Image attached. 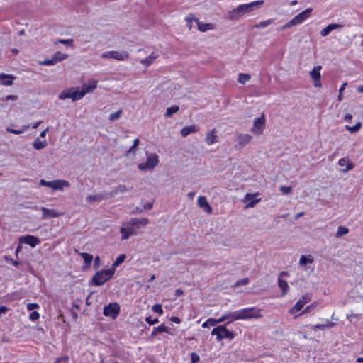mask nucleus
Here are the masks:
<instances>
[{
  "label": "nucleus",
  "mask_w": 363,
  "mask_h": 363,
  "mask_svg": "<svg viewBox=\"0 0 363 363\" xmlns=\"http://www.w3.org/2000/svg\"><path fill=\"white\" fill-rule=\"evenodd\" d=\"M149 219L146 218H133L125 223L126 225L131 226L132 228L135 227L136 228H140V226H146L149 223Z\"/></svg>",
  "instance_id": "13"
},
{
  "label": "nucleus",
  "mask_w": 363,
  "mask_h": 363,
  "mask_svg": "<svg viewBox=\"0 0 363 363\" xmlns=\"http://www.w3.org/2000/svg\"><path fill=\"white\" fill-rule=\"evenodd\" d=\"M262 3V1H256L250 4L239 5L235 9L228 12V18L230 20H236L245 13L253 11Z\"/></svg>",
  "instance_id": "1"
},
{
  "label": "nucleus",
  "mask_w": 363,
  "mask_h": 363,
  "mask_svg": "<svg viewBox=\"0 0 363 363\" xmlns=\"http://www.w3.org/2000/svg\"><path fill=\"white\" fill-rule=\"evenodd\" d=\"M130 189L125 186L120 184L108 193V199L115 197L118 194L128 191Z\"/></svg>",
  "instance_id": "21"
},
{
  "label": "nucleus",
  "mask_w": 363,
  "mask_h": 363,
  "mask_svg": "<svg viewBox=\"0 0 363 363\" xmlns=\"http://www.w3.org/2000/svg\"><path fill=\"white\" fill-rule=\"evenodd\" d=\"M120 312V306L116 302L111 303L104 308V315L115 319Z\"/></svg>",
  "instance_id": "8"
},
{
  "label": "nucleus",
  "mask_w": 363,
  "mask_h": 363,
  "mask_svg": "<svg viewBox=\"0 0 363 363\" xmlns=\"http://www.w3.org/2000/svg\"><path fill=\"white\" fill-rule=\"evenodd\" d=\"M20 242L27 244L32 247H35L40 242V239L34 235H28L20 238Z\"/></svg>",
  "instance_id": "17"
},
{
  "label": "nucleus",
  "mask_w": 363,
  "mask_h": 363,
  "mask_svg": "<svg viewBox=\"0 0 363 363\" xmlns=\"http://www.w3.org/2000/svg\"><path fill=\"white\" fill-rule=\"evenodd\" d=\"M145 321L148 323L150 325H154L159 322L158 318L151 319V317H147L145 318Z\"/></svg>",
  "instance_id": "59"
},
{
  "label": "nucleus",
  "mask_w": 363,
  "mask_h": 363,
  "mask_svg": "<svg viewBox=\"0 0 363 363\" xmlns=\"http://www.w3.org/2000/svg\"><path fill=\"white\" fill-rule=\"evenodd\" d=\"M126 258L125 255L122 254L117 257L116 261L113 262L112 267L111 269H113L115 270L116 267L122 264Z\"/></svg>",
  "instance_id": "37"
},
{
  "label": "nucleus",
  "mask_w": 363,
  "mask_h": 363,
  "mask_svg": "<svg viewBox=\"0 0 363 363\" xmlns=\"http://www.w3.org/2000/svg\"><path fill=\"white\" fill-rule=\"evenodd\" d=\"M252 139V136L249 134H240L237 137V143L235 145L234 148L236 150H241L246 145L249 144Z\"/></svg>",
  "instance_id": "11"
},
{
  "label": "nucleus",
  "mask_w": 363,
  "mask_h": 363,
  "mask_svg": "<svg viewBox=\"0 0 363 363\" xmlns=\"http://www.w3.org/2000/svg\"><path fill=\"white\" fill-rule=\"evenodd\" d=\"M40 210L43 213V215H42L43 219L57 218L64 214V213H59L55 209H49L46 207H41Z\"/></svg>",
  "instance_id": "16"
},
{
  "label": "nucleus",
  "mask_w": 363,
  "mask_h": 363,
  "mask_svg": "<svg viewBox=\"0 0 363 363\" xmlns=\"http://www.w3.org/2000/svg\"><path fill=\"white\" fill-rule=\"evenodd\" d=\"M362 127V123L357 122L354 126L346 125L345 128L351 133L358 132Z\"/></svg>",
  "instance_id": "39"
},
{
  "label": "nucleus",
  "mask_w": 363,
  "mask_h": 363,
  "mask_svg": "<svg viewBox=\"0 0 363 363\" xmlns=\"http://www.w3.org/2000/svg\"><path fill=\"white\" fill-rule=\"evenodd\" d=\"M218 136L215 134L214 130L208 132L205 138V141L208 145H212L217 142Z\"/></svg>",
  "instance_id": "27"
},
{
  "label": "nucleus",
  "mask_w": 363,
  "mask_h": 363,
  "mask_svg": "<svg viewBox=\"0 0 363 363\" xmlns=\"http://www.w3.org/2000/svg\"><path fill=\"white\" fill-rule=\"evenodd\" d=\"M291 190L292 188L290 186H281L280 187V191L282 192L283 194H289V193H291Z\"/></svg>",
  "instance_id": "53"
},
{
  "label": "nucleus",
  "mask_w": 363,
  "mask_h": 363,
  "mask_svg": "<svg viewBox=\"0 0 363 363\" xmlns=\"http://www.w3.org/2000/svg\"><path fill=\"white\" fill-rule=\"evenodd\" d=\"M179 110V107L178 106H172L167 108V111L165 113L166 117H171L174 113H177Z\"/></svg>",
  "instance_id": "40"
},
{
  "label": "nucleus",
  "mask_w": 363,
  "mask_h": 363,
  "mask_svg": "<svg viewBox=\"0 0 363 363\" xmlns=\"http://www.w3.org/2000/svg\"><path fill=\"white\" fill-rule=\"evenodd\" d=\"M199 359H200L199 356L196 353L192 352L191 354V363H198Z\"/></svg>",
  "instance_id": "56"
},
{
  "label": "nucleus",
  "mask_w": 363,
  "mask_h": 363,
  "mask_svg": "<svg viewBox=\"0 0 363 363\" xmlns=\"http://www.w3.org/2000/svg\"><path fill=\"white\" fill-rule=\"evenodd\" d=\"M39 184L43 186L52 188V181L48 182L45 181V179H40L39 182Z\"/></svg>",
  "instance_id": "55"
},
{
  "label": "nucleus",
  "mask_w": 363,
  "mask_h": 363,
  "mask_svg": "<svg viewBox=\"0 0 363 363\" xmlns=\"http://www.w3.org/2000/svg\"><path fill=\"white\" fill-rule=\"evenodd\" d=\"M57 43H62V44H64L66 45H69V46H72L73 40L72 39H66V40L60 39V40H58L57 42H55V44H57Z\"/></svg>",
  "instance_id": "52"
},
{
  "label": "nucleus",
  "mask_w": 363,
  "mask_h": 363,
  "mask_svg": "<svg viewBox=\"0 0 363 363\" xmlns=\"http://www.w3.org/2000/svg\"><path fill=\"white\" fill-rule=\"evenodd\" d=\"M321 69H322V67L320 65H317V66H315L311 71H310L309 74L313 80V79H320Z\"/></svg>",
  "instance_id": "26"
},
{
  "label": "nucleus",
  "mask_w": 363,
  "mask_h": 363,
  "mask_svg": "<svg viewBox=\"0 0 363 363\" xmlns=\"http://www.w3.org/2000/svg\"><path fill=\"white\" fill-rule=\"evenodd\" d=\"M60 100L71 99L72 101H76L82 99L80 91L77 88L72 87L63 90L58 96Z\"/></svg>",
  "instance_id": "4"
},
{
  "label": "nucleus",
  "mask_w": 363,
  "mask_h": 363,
  "mask_svg": "<svg viewBox=\"0 0 363 363\" xmlns=\"http://www.w3.org/2000/svg\"><path fill=\"white\" fill-rule=\"evenodd\" d=\"M289 273L287 272L283 271L279 274V279H278V286L282 291L281 296L286 295L289 290V286L286 281L283 280L282 277L288 276Z\"/></svg>",
  "instance_id": "15"
},
{
  "label": "nucleus",
  "mask_w": 363,
  "mask_h": 363,
  "mask_svg": "<svg viewBox=\"0 0 363 363\" xmlns=\"http://www.w3.org/2000/svg\"><path fill=\"white\" fill-rule=\"evenodd\" d=\"M139 143H140V140L138 138H135L134 140H133V145L130 147V148L128 150L127 152V155L128 154H130V153H133V155L135 154V152H136V148L139 145Z\"/></svg>",
  "instance_id": "44"
},
{
  "label": "nucleus",
  "mask_w": 363,
  "mask_h": 363,
  "mask_svg": "<svg viewBox=\"0 0 363 363\" xmlns=\"http://www.w3.org/2000/svg\"><path fill=\"white\" fill-rule=\"evenodd\" d=\"M323 325H324V329H325V328H329L333 327L335 325V323L327 320L326 323Z\"/></svg>",
  "instance_id": "60"
},
{
  "label": "nucleus",
  "mask_w": 363,
  "mask_h": 363,
  "mask_svg": "<svg viewBox=\"0 0 363 363\" xmlns=\"http://www.w3.org/2000/svg\"><path fill=\"white\" fill-rule=\"evenodd\" d=\"M250 79V74L241 73L239 74L238 81L240 84H245L246 82L249 81Z\"/></svg>",
  "instance_id": "45"
},
{
  "label": "nucleus",
  "mask_w": 363,
  "mask_h": 363,
  "mask_svg": "<svg viewBox=\"0 0 363 363\" xmlns=\"http://www.w3.org/2000/svg\"><path fill=\"white\" fill-rule=\"evenodd\" d=\"M120 233L122 234V240H126L130 238V236L137 234L135 228L131 226L126 225L125 223H123V226L120 228Z\"/></svg>",
  "instance_id": "14"
},
{
  "label": "nucleus",
  "mask_w": 363,
  "mask_h": 363,
  "mask_svg": "<svg viewBox=\"0 0 363 363\" xmlns=\"http://www.w3.org/2000/svg\"><path fill=\"white\" fill-rule=\"evenodd\" d=\"M158 57V55L152 52L150 55L147 57L145 59L141 60L140 63L146 65L147 67L150 66L155 59Z\"/></svg>",
  "instance_id": "30"
},
{
  "label": "nucleus",
  "mask_w": 363,
  "mask_h": 363,
  "mask_svg": "<svg viewBox=\"0 0 363 363\" xmlns=\"http://www.w3.org/2000/svg\"><path fill=\"white\" fill-rule=\"evenodd\" d=\"M96 82L91 85H84L80 91L82 99L88 93H91L96 88Z\"/></svg>",
  "instance_id": "25"
},
{
  "label": "nucleus",
  "mask_w": 363,
  "mask_h": 363,
  "mask_svg": "<svg viewBox=\"0 0 363 363\" xmlns=\"http://www.w3.org/2000/svg\"><path fill=\"white\" fill-rule=\"evenodd\" d=\"M152 310L160 315H162L163 313V309L161 304H155L154 306H152Z\"/></svg>",
  "instance_id": "49"
},
{
  "label": "nucleus",
  "mask_w": 363,
  "mask_h": 363,
  "mask_svg": "<svg viewBox=\"0 0 363 363\" xmlns=\"http://www.w3.org/2000/svg\"><path fill=\"white\" fill-rule=\"evenodd\" d=\"M170 320H171L172 322H174V323H177V324H179V323H181V320H180V318H178V317H177V316H172V317H171V318H170Z\"/></svg>",
  "instance_id": "61"
},
{
  "label": "nucleus",
  "mask_w": 363,
  "mask_h": 363,
  "mask_svg": "<svg viewBox=\"0 0 363 363\" xmlns=\"http://www.w3.org/2000/svg\"><path fill=\"white\" fill-rule=\"evenodd\" d=\"M13 77L11 75H7L4 73L0 74V79L1 80V84L5 86H11L13 84Z\"/></svg>",
  "instance_id": "28"
},
{
  "label": "nucleus",
  "mask_w": 363,
  "mask_h": 363,
  "mask_svg": "<svg viewBox=\"0 0 363 363\" xmlns=\"http://www.w3.org/2000/svg\"><path fill=\"white\" fill-rule=\"evenodd\" d=\"M311 301V296L308 294H305L297 303L289 310L291 314L300 311L306 303Z\"/></svg>",
  "instance_id": "12"
},
{
  "label": "nucleus",
  "mask_w": 363,
  "mask_h": 363,
  "mask_svg": "<svg viewBox=\"0 0 363 363\" xmlns=\"http://www.w3.org/2000/svg\"><path fill=\"white\" fill-rule=\"evenodd\" d=\"M33 146L35 150H41L47 146V142L46 140L41 141L39 138H37L33 143Z\"/></svg>",
  "instance_id": "32"
},
{
  "label": "nucleus",
  "mask_w": 363,
  "mask_h": 363,
  "mask_svg": "<svg viewBox=\"0 0 363 363\" xmlns=\"http://www.w3.org/2000/svg\"><path fill=\"white\" fill-rule=\"evenodd\" d=\"M153 203H148L147 204H145L143 206V210H150L152 208Z\"/></svg>",
  "instance_id": "62"
},
{
  "label": "nucleus",
  "mask_w": 363,
  "mask_h": 363,
  "mask_svg": "<svg viewBox=\"0 0 363 363\" xmlns=\"http://www.w3.org/2000/svg\"><path fill=\"white\" fill-rule=\"evenodd\" d=\"M223 325L218 326L217 328H215L211 331L212 335H216V340L218 341H220L223 340L222 337V330H223Z\"/></svg>",
  "instance_id": "31"
},
{
  "label": "nucleus",
  "mask_w": 363,
  "mask_h": 363,
  "mask_svg": "<svg viewBox=\"0 0 363 363\" xmlns=\"http://www.w3.org/2000/svg\"><path fill=\"white\" fill-rule=\"evenodd\" d=\"M343 26L342 24H338V23H330L329 24L328 26H327L325 28H324L323 29H322L320 30V35L323 36V37H325L327 36L331 31L335 30V29H338V28H342Z\"/></svg>",
  "instance_id": "22"
},
{
  "label": "nucleus",
  "mask_w": 363,
  "mask_h": 363,
  "mask_svg": "<svg viewBox=\"0 0 363 363\" xmlns=\"http://www.w3.org/2000/svg\"><path fill=\"white\" fill-rule=\"evenodd\" d=\"M261 309L255 307L241 309L232 313V320H242L262 318Z\"/></svg>",
  "instance_id": "2"
},
{
  "label": "nucleus",
  "mask_w": 363,
  "mask_h": 363,
  "mask_svg": "<svg viewBox=\"0 0 363 363\" xmlns=\"http://www.w3.org/2000/svg\"><path fill=\"white\" fill-rule=\"evenodd\" d=\"M265 117L262 114L260 117L256 118L253 122V126L250 128V132L255 135H261L265 128Z\"/></svg>",
  "instance_id": "7"
},
{
  "label": "nucleus",
  "mask_w": 363,
  "mask_h": 363,
  "mask_svg": "<svg viewBox=\"0 0 363 363\" xmlns=\"http://www.w3.org/2000/svg\"><path fill=\"white\" fill-rule=\"evenodd\" d=\"M272 23V19H268L264 21H261L259 24H256L254 26V28H264L267 26L270 25Z\"/></svg>",
  "instance_id": "47"
},
{
  "label": "nucleus",
  "mask_w": 363,
  "mask_h": 363,
  "mask_svg": "<svg viewBox=\"0 0 363 363\" xmlns=\"http://www.w3.org/2000/svg\"><path fill=\"white\" fill-rule=\"evenodd\" d=\"M81 255H82V258L84 259V262L87 265H90V264L91 263V262L93 260V256L91 254H89L86 252L82 253Z\"/></svg>",
  "instance_id": "43"
},
{
  "label": "nucleus",
  "mask_w": 363,
  "mask_h": 363,
  "mask_svg": "<svg viewBox=\"0 0 363 363\" xmlns=\"http://www.w3.org/2000/svg\"><path fill=\"white\" fill-rule=\"evenodd\" d=\"M30 127V125H23V129L22 130H15V129H13V128H7L6 129V130L9 133H14V134H16V135H18V134H21L22 133H23L25 130H28Z\"/></svg>",
  "instance_id": "42"
},
{
  "label": "nucleus",
  "mask_w": 363,
  "mask_h": 363,
  "mask_svg": "<svg viewBox=\"0 0 363 363\" xmlns=\"http://www.w3.org/2000/svg\"><path fill=\"white\" fill-rule=\"evenodd\" d=\"M349 232V230L346 227H344V226H339L338 228H337V231L335 234V237L336 238H340L342 237V235H345L346 234H347Z\"/></svg>",
  "instance_id": "41"
},
{
  "label": "nucleus",
  "mask_w": 363,
  "mask_h": 363,
  "mask_svg": "<svg viewBox=\"0 0 363 363\" xmlns=\"http://www.w3.org/2000/svg\"><path fill=\"white\" fill-rule=\"evenodd\" d=\"M52 57L54 58V61L57 63L67 59L68 57V55L59 51L55 53Z\"/></svg>",
  "instance_id": "35"
},
{
  "label": "nucleus",
  "mask_w": 363,
  "mask_h": 363,
  "mask_svg": "<svg viewBox=\"0 0 363 363\" xmlns=\"http://www.w3.org/2000/svg\"><path fill=\"white\" fill-rule=\"evenodd\" d=\"M40 314L37 311H33L30 315V319L32 320H36L39 318Z\"/></svg>",
  "instance_id": "57"
},
{
  "label": "nucleus",
  "mask_w": 363,
  "mask_h": 363,
  "mask_svg": "<svg viewBox=\"0 0 363 363\" xmlns=\"http://www.w3.org/2000/svg\"><path fill=\"white\" fill-rule=\"evenodd\" d=\"M198 206L208 213H211L212 212L211 206L209 205L206 198L203 196H199Z\"/></svg>",
  "instance_id": "20"
},
{
  "label": "nucleus",
  "mask_w": 363,
  "mask_h": 363,
  "mask_svg": "<svg viewBox=\"0 0 363 363\" xmlns=\"http://www.w3.org/2000/svg\"><path fill=\"white\" fill-rule=\"evenodd\" d=\"M216 325V319H214V318H209L205 323H203L202 327L203 328H207L209 325L214 326Z\"/></svg>",
  "instance_id": "50"
},
{
  "label": "nucleus",
  "mask_w": 363,
  "mask_h": 363,
  "mask_svg": "<svg viewBox=\"0 0 363 363\" xmlns=\"http://www.w3.org/2000/svg\"><path fill=\"white\" fill-rule=\"evenodd\" d=\"M159 163L158 156L156 154H152L147 158L146 162L140 163L138 166L141 171L153 169Z\"/></svg>",
  "instance_id": "5"
},
{
  "label": "nucleus",
  "mask_w": 363,
  "mask_h": 363,
  "mask_svg": "<svg viewBox=\"0 0 363 363\" xmlns=\"http://www.w3.org/2000/svg\"><path fill=\"white\" fill-rule=\"evenodd\" d=\"M249 283V279L248 278H244L242 279H240L237 281L235 284L233 285L234 287H239L240 286L247 285Z\"/></svg>",
  "instance_id": "48"
},
{
  "label": "nucleus",
  "mask_w": 363,
  "mask_h": 363,
  "mask_svg": "<svg viewBox=\"0 0 363 363\" xmlns=\"http://www.w3.org/2000/svg\"><path fill=\"white\" fill-rule=\"evenodd\" d=\"M70 186L69 182L62 179H56L52 181V189L55 191L60 190L62 191L64 187Z\"/></svg>",
  "instance_id": "19"
},
{
  "label": "nucleus",
  "mask_w": 363,
  "mask_h": 363,
  "mask_svg": "<svg viewBox=\"0 0 363 363\" xmlns=\"http://www.w3.org/2000/svg\"><path fill=\"white\" fill-rule=\"evenodd\" d=\"M163 332L167 333L170 335H172V333H171L169 331V328L168 327L165 326L164 324H162V325H159L158 327L154 328L153 330L151 333L150 336L152 337L156 336L158 333H163Z\"/></svg>",
  "instance_id": "24"
},
{
  "label": "nucleus",
  "mask_w": 363,
  "mask_h": 363,
  "mask_svg": "<svg viewBox=\"0 0 363 363\" xmlns=\"http://www.w3.org/2000/svg\"><path fill=\"white\" fill-rule=\"evenodd\" d=\"M245 199L249 201L247 207H254L260 201V199H252V196L249 194L246 195Z\"/></svg>",
  "instance_id": "38"
},
{
  "label": "nucleus",
  "mask_w": 363,
  "mask_h": 363,
  "mask_svg": "<svg viewBox=\"0 0 363 363\" xmlns=\"http://www.w3.org/2000/svg\"><path fill=\"white\" fill-rule=\"evenodd\" d=\"M17 99H18V96L16 95H8L5 98L6 100H12V101H15Z\"/></svg>",
  "instance_id": "63"
},
{
  "label": "nucleus",
  "mask_w": 363,
  "mask_h": 363,
  "mask_svg": "<svg viewBox=\"0 0 363 363\" xmlns=\"http://www.w3.org/2000/svg\"><path fill=\"white\" fill-rule=\"evenodd\" d=\"M356 291L358 298L362 302V308L363 311V281L359 282V284L356 286Z\"/></svg>",
  "instance_id": "34"
},
{
  "label": "nucleus",
  "mask_w": 363,
  "mask_h": 363,
  "mask_svg": "<svg viewBox=\"0 0 363 363\" xmlns=\"http://www.w3.org/2000/svg\"><path fill=\"white\" fill-rule=\"evenodd\" d=\"M338 164L340 166H342V167L346 166L347 167L346 169H342V172H344V173L353 169V167H354V165L352 163H350L347 158H341L339 160Z\"/></svg>",
  "instance_id": "29"
},
{
  "label": "nucleus",
  "mask_w": 363,
  "mask_h": 363,
  "mask_svg": "<svg viewBox=\"0 0 363 363\" xmlns=\"http://www.w3.org/2000/svg\"><path fill=\"white\" fill-rule=\"evenodd\" d=\"M38 308H39V306L35 303H30L27 304V308L29 311H32V310H34V309H36Z\"/></svg>",
  "instance_id": "58"
},
{
  "label": "nucleus",
  "mask_w": 363,
  "mask_h": 363,
  "mask_svg": "<svg viewBox=\"0 0 363 363\" xmlns=\"http://www.w3.org/2000/svg\"><path fill=\"white\" fill-rule=\"evenodd\" d=\"M103 58H112L118 60H127L129 57V55L127 52H118V51H108L104 52L101 55Z\"/></svg>",
  "instance_id": "9"
},
{
  "label": "nucleus",
  "mask_w": 363,
  "mask_h": 363,
  "mask_svg": "<svg viewBox=\"0 0 363 363\" xmlns=\"http://www.w3.org/2000/svg\"><path fill=\"white\" fill-rule=\"evenodd\" d=\"M352 114H350V113H347V114L345 116V118H344V119H345L346 121H347V122H350V121H351V120H352Z\"/></svg>",
  "instance_id": "64"
},
{
  "label": "nucleus",
  "mask_w": 363,
  "mask_h": 363,
  "mask_svg": "<svg viewBox=\"0 0 363 363\" xmlns=\"http://www.w3.org/2000/svg\"><path fill=\"white\" fill-rule=\"evenodd\" d=\"M199 127L197 125H191L189 126L184 127L181 130V135L183 137H186L191 133H194L199 131Z\"/></svg>",
  "instance_id": "23"
},
{
  "label": "nucleus",
  "mask_w": 363,
  "mask_h": 363,
  "mask_svg": "<svg viewBox=\"0 0 363 363\" xmlns=\"http://www.w3.org/2000/svg\"><path fill=\"white\" fill-rule=\"evenodd\" d=\"M312 11V9L309 8L302 11L301 13L296 15L293 19L289 21L284 26V28H290L293 26H296L301 23L303 21H305L307 18L309 17V15Z\"/></svg>",
  "instance_id": "6"
},
{
  "label": "nucleus",
  "mask_w": 363,
  "mask_h": 363,
  "mask_svg": "<svg viewBox=\"0 0 363 363\" xmlns=\"http://www.w3.org/2000/svg\"><path fill=\"white\" fill-rule=\"evenodd\" d=\"M40 64L41 65H52L56 64V62L54 61V58L52 57L51 59H46L43 62H40Z\"/></svg>",
  "instance_id": "54"
},
{
  "label": "nucleus",
  "mask_w": 363,
  "mask_h": 363,
  "mask_svg": "<svg viewBox=\"0 0 363 363\" xmlns=\"http://www.w3.org/2000/svg\"><path fill=\"white\" fill-rule=\"evenodd\" d=\"M108 199V193H102L99 194H94V195H88L86 196V201L89 203H91L95 201H101L104 200H106Z\"/></svg>",
  "instance_id": "18"
},
{
  "label": "nucleus",
  "mask_w": 363,
  "mask_h": 363,
  "mask_svg": "<svg viewBox=\"0 0 363 363\" xmlns=\"http://www.w3.org/2000/svg\"><path fill=\"white\" fill-rule=\"evenodd\" d=\"M122 113H123V110L120 109L118 111H116V112H115L113 113L110 114L109 120L111 121L117 120L118 118H119L121 117Z\"/></svg>",
  "instance_id": "46"
},
{
  "label": "nucleus",
  "mask_w": 363,
  "mask_h": 363,
  "mask_svg": "<svg viewBox=\"0 0 363 363\" xmlns=\"http://www.w3.org/2000/svg\"><path fill=\"white\" fill-rule=\"evenodd\" d=\"M222 337L223 338H228V339H233L235 337V334L232 332L228 330L225 325L223 327L222 330Z\"/></svg>",
  "instance_id": "36"
},
{
  "label": "nucleus",
  "mask_w": 363,
  "mask_h": 363,
  "mask_svg": "<svg viewBox=\"0 0 363 363\" xmlns=\"http://www.w3.org/2000/svg\"><path fill=\"white\" fill-rule=\"evenodd\" d=\"M186 21L188 22L196 21L198 26V29L201 32H205L208 30L213 29V26L211 23H203L199 21L197 18L193 13H189L186 17Z\"/></svg>",
  "instance_id": "10"
},
{
  "label": "nucleus",
  "mask_w": 363,
  "mask_h": 363,
  "mask_svg": "<svg viewBox=\"0 0 363 363\" xmlns=\"http://www.w3.org/2000/svg\"><path fill=\"white\" fill-rule=\"evenodd\" d=\"M114 274L113 269H108L97 272L92 277V282L96 286H101L109 280Z\"/></svg>",
  "instance_id": "3"
},
{
  "label": "nucleus",
  "mask_w": 363,
  "mask_h": 363,
  "mask_svg": "<svg viewBox=\"0 0 363 363\" xmlns=\"http://www.w3.org/2000/svg\"><path fill=\"white\" fill-rule=\"evenodd\" d=\"M231 315H232V313H229L228 315H223L221 318H220L219 319H216V324L222 323L228 319H230L231 321H233Z\"/></svg>",
  "instance_id": "51"
},
{
  "label": "nucleus",
  "mask_w": 363,
  "mask_h": 363,
  "mask_svg": "<svg viewBox=\"0 0 363 363\" xmlns=\"http://www.w3.org/2000/svg\"><path fill=\"white\" fill-rule=\"evenodd\" d=\"M313 262V259L311 255H308V257L305 255H301L300 260H299V264L300 266H305L307 264H311Z\"/></svg>",
  "instance_id": "33"
}]
</instances>
